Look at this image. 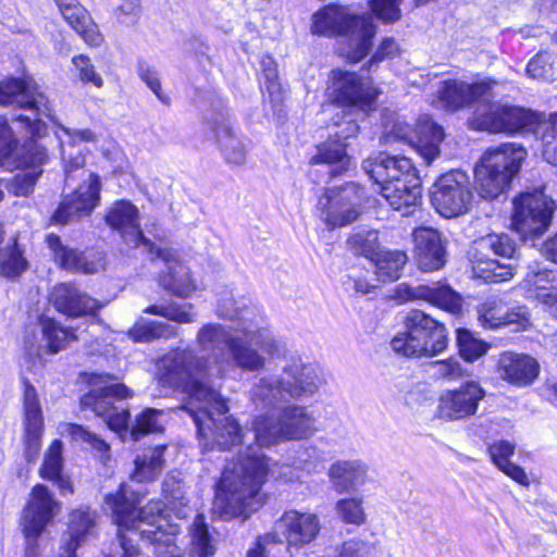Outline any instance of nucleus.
<instances>
[{"label": "nucleus", "mask_w": 557, "mask_h": 557, "mask_svg": "<svg viewBox=\"0 0 557 557\" xmlns=\"http://www.w3.org/2000/svg\"><path fill=\"white\" fill-rule=\"evenodd\" d=\"M216 315L235 322L234 326L207 323L196 335L199 349L211 357H198L195 350L175 349L157 362L160 381L176 389L188 391L212 386L231 370L259 372L265 367L264 355L277 351V342L264 326V318L255 307L223 298Z\"/></svg>", "instance_id": "nucleus-1"}, {"label": "nucleus", "mask_w": 557, "mask_h": 557, "mask_svg": "<svg viewBox=\"0 0 557 557\" xmlns=\"http://www.w3.org/2000/svg\"><path fill=\"white\" fill-rule=\"evenodd\" d=\"M162 491L166 505L151 500L140 509L136 508L137 496L124 484L106 496L104 506L117 525L121 557H184L175 542L181 525L170 521L172 513L183 520L191 512L184 485L168 478Z\"/></svg>", "instance_id": "nucleus-2"}, {"label": "nucleus", "mask_w": 557, "mask_h": 557, "mask_svg": "<svg viewBox=\"0 0 557 557\" xmlns=\"http://www.w3.org/2000/svg\"><path fill=\"white\" fill-rule=\"evenodd\" d=\"M322 462L323 453L314 445L304 446L293 466L271 462L259 447L249 445L224 467L212 510L223 520L247 519L265 503L262 486L270 474L293 482L300 472L317 473Z\"/></svg>", "instance_id": "nucleus-3"}, {"label": "nucleus", "mask_w": 557, "mask_h": 557, "mask_svg": "<svg viewBox=\"0 0 557 557\" xmlns=\"http://www.w3.org/2000/svg\"><path fill=\"white\" fill-rule=\"evenodd\" d=\"M0 104L14 106L29 112L27 115L16 116L14 121L24 126L32 137L45 135L47 126L41 117L50 119L60 145L65 183L70 185L74 181L75 172H79V177L85 174V157L77 146L97 141V135L90 129H72L59 124L52 115L47 97L32 81L10 78L0 82Z\"/></svg>", "instance_id": "nucleus-4"}, {"label": "nucleus", "mask_w": 557, "mask_h": 557, "mask_svg": "<svg viewBox=\"0 0 557 557\" xmlns=\"http://www.w3.org/2000/svg\"><path fill=\"white\" fill-rule=\"evenodd\" d=\"M88 384L90 391L81 398L82 407L91 409L96 416L102 418L108 428L117 433L122 441L129 436L136 442L146 434L160 432L163 429V411L147 408L136 417L128 431V410L113 404L114 399L132 396L127 386L114 382L113 376L102 373L90 374Z\"/></svg>", "instance_id": "nucleus-5"}, {"label": "nucleus", "mask_w": 557, "mask_h": 557, "mask_svg": "<svg viewBox=\"0 0 557 557\" xmlns=\"http://www.w3.org/2000/svg\"><path fill=\"white\" fill-rule=\"evenodd\" d=\"M187 395L182 409L188 412L206 450H228L244 443L238 422L227 416L226 400L213 386L183 391Z\"/></svg>", "instance_id": "nucleus-6"}, {"label": "nucleus", "mask_w": 557, "mask_h": 557, "mask_svg": "<svg viewBox=\"0 0 557 557\" xmlns=\"http://www.w3.org/2000/svg\"><path fill=\"white\" fill-rule=\"evenodd\" d=\"M311 30L317 35L339 36V53L357 63L370 51L375 25L369 15H358L346 5L331 3L312 16Z\"/></svg>", "instance_id": "nucleus-7"}, {"label": "nucleus", "mask_w": 557, "mask_h": 557, "mask_svg": "<svg viewBox=\"0 0 557 557\" xmlns=\"http://www.w3.org/2000/svg\"><path fill=\"white\" fill-rule=\"evenodd\" d=\"M319 370L311 363L294 360L284 367L281 376L261 377L251 388V401L256 407L270 408L290 398H306L322 385Z\"/></svg>", "instance_id": "nucleus-8"}, {"label": "nucleus", "mask_w": 557, "mask_h": 557, "mask_svg": "<svg viewBox=\"0 0 557 557\" xmlns=\"http://www.w3.org/2000/svg\"><path fill=\"white\" fill-rule=\"evenodd\" d=\"M46 159V149L33 140L28 144L27 152L21 158L12 128L8 121L0 116V169L8 172L21 169L12 178H0V184L7 182V188L15 196L29 195L41 175L39 166Z\"/></svg>", "instance_id": "nucleus-9"}, {"label": "nucleus", "mask_w": 557, "mask_h": 557, "mask_svg": "<svg viewBox=\"0 0 557 557\" xmlns=\"http://www.w3.org/2000/svg\"><path fill=\"white\" fill-rule=\"evenodd\" d=\"M527 157L525 149L513 143L486 150L474 168V184L484 199H495L510 186Z\"/></svg>", "instance_id": "nucleus-10"}, {"label": "nucleus", "mask_w": 557, "mask_h": 557, "mask_svg": "<svg viewBox=\"0 0 557 557\" xmlns=\"http://www.w3.org/2000/svg\"><path fill=\"white\" fill-rule=\"evenodd\" d=\"M404 324L405 330L391 341V347L396 355L406 358L434 357L447 348L445 325L423 311H409Z\"/></svg>", "instance_id": "nucleus-11"}, {"label": "nucleus", "mask_w": 557, "mask_h": 557, "mask_svg": "<svg viewBox=\"0 0 557 557\" xmlns=\"http://www.w3.org/2000/svg\"><path fill=\"white\" fill-rule=\"evenodd\" d=\"M255 441L260 447H271L282 442L311 437L318 431L317 419L308 407L285 406L277 418L259 414L251 422Z\"/></svg>", "instance_id": "nucleus-12"}, {"label": "nucleus", "mask_w": 557, "mask_h": 557, "mask_svg": "<svg viewBox=\"0 0 557 557\" xmlns=\"http://www.w3.org/2000/svg\"><path fill=\"white\" fill-rule=\"evenodd\" d=\"M326 94L331 103L323 107V113L332 114L335 120L346 121L351 119L346 109L370 110L379 96V90L370 78H363L355 72L334 69L329 75Z\"/></svg>", "instance_id": "nucleus-13"}, {"label": "nucleus", "mask_w": 557, "mask_h": 557, "mask_svg": "<svg viewBox=\"0 0 557 557\" xmlns=\"http://www.w3.org/2000/svg\"><path fill=\"white\" fill-rule=\"evenodd\" d=\"M493 100L474 109L469 120L472 129L509 135L527 132L535 135L537 112L521 107L498 104Z\"/></svg>", "instance_id": "nucleus-14"}, {"label": "nucleus", "mask_w": 557, "mask_h": 557, "mask_svg": "<svg viewBox=\"0 0 557 557\" xmlns=\"http://www.w3.org/2000/svg\"><path fill=\"white\" fill-rule=\"evenodd\" d=\"M512 205L511 227L522 239H532L548 230L556 207L543 188L520 194Z\"/></svg>", "instance_id": "nucleus-15"}, {"label": "nucleus", "mask_w": 557, "mask_h": 557, "mask_svg": "<svg viewBox=\"0 0 557 557\" xmlns=\"http://www.w3.org/2000/svg\"><path fill=\"white\" fill-rule=\"evenodd\" d=\"M443 139V128L428 115L420 117L413 128L408 123L396 120L382 137L385 146L403 144L413 148L426 164L440 156Z\"/></svg>", "instance_id": "nucleus-16"}, {"label": "nucleus", "mask_w": 557, "mask_h": 557, "mask_svg": "<svg viewBox=\"0 0 557 557\" xmlns=\"http://www.w3.org/2000/svg\"><path fill=\"white\" fill-rule=\"evenodd\" d=\"M60 508L61 504L45 485L37 484L33 487L21 518V528L26 540L25 557H37V541Z\"/></svg>", "instance_id": "nucleus-17"}, {"label": "nucleus", "mask_w": 557, "mask_h": 557, "mask_svg": "<svg viewBox=\"0 0 557 557\" xmlns=\"http://www.w3.org/2000/svg\"><path fill=\"white\" fill-rule=\"evenodd\" d=\"M473 201L469 176L466 172L454 170L442 176L433 185L431 202L444 218H456L467 213Z\"/></svg>", "instance_id": "nucleus-18"}, {"label": "nucleus", "mask_w": 557, "mask_h": 557, "mask_svg": "<svg viewBox=\"0 0 557 557\" xmlns=\"http://www.w3.org/2000/svg\"><path fill=\"white\" fill-rule=\"evenodd\" d=\"M362 168L368 176L379 186L384 184L398 183L406 181L409 191L406 194V200L413 201L418 196V180L416 168L412 161L407 157L389 156L380 152L376 156L369 157L363 161Z\"/></svg>", "instance_id": "nucleus-19"}, {"label": "nucleus", "mask_w": 557, "mask_h": 557, "mask_svg": "<svg viewBox=\"0 0 557 557\" xmlns=\"http://www.w3.org/2000/svg\"><path fill=\"white\" fill-rule=\"evenodd\" d=\"M358 191V187L349 183L343 187L327 188L319 197L317 215L329 230L346 226L357 220L360 200Z\"/></svg>", "instance_id": "nucleus-20"}, {"label": "nucleus", "mask_w": 557, "mask_h": 557, "mask_svg": "<svg viewBox=\"0 0 557 557\" xmlns=\"http://www.w3.org/2000/svg\"><path fill=\"white\" fill-rule=\"evenodd\" d=\"M495 82L482 79L468 84L459 79H446L437 89L435 106L446 111H457L469 107H482L495 98Z\"/></svg>", "instance_id": "nucleus-21"}, {"label": "nucleus", "mask_w": 557, "mask_h": 557, "mask_svg": "<svg viewBox=\"0 0 557 557\" xmlns=\"http://www.w3.org/2000/svg\"><path fill=\"white\" fill-rule=\"evenodd\" d=\"M485 391L475 381H467L457 388L444 389L437 399L435 416L444 421H461L474 417Z\"/></svg>", "instance_id": "nucleus-22"}, {"label": "nucleus", "mask_w": 557, "mask_h": 557, "mask_svg": "<svg viewBox=\"0 0 557 557\" xmlns=\"http://www.w3.org/2000/svg\"><path fill=\"white\" fill-rule=\"evenodd\" d=\"M40 338L37 335H27L24 341L25 359L32 370L44 363L45 355H55L63 350L67 344L77 339L75 333L62 326L51 318H41L39 321Z\"/></svg>", "instance_id": "nucleus-23"}, {"label": "nucleus", "mask_w": 557, "mask_h": 557, "mask_svg": "<svg viewBox=\"0 0 557 557\" xmlns=\"http://www.w3.org/2000/svg\"><path fill=\"white\" fill-rule=\"evenodd\" d=\"M22 443L28 462L35 461L41 450L45 420L38 393L29 381H23Z\"/></svg>", "instance_id": "nucleus-24"}, {"label": "nucleus", "mask_w": 557, "mask_h": 557, "mask_svg": "<svg viewBox=\"0 0 557 557\" xmlns=\"http://www.w3.org/2000/svg\"><path fill=\"white\" fill-rule=\"evenodd\" d=\"M332 120L336 131L330 134L326 141L317 146V153L312 156L311 163L333 165V174L337 175L346 171L350 164L345 141L357 135L359 126L354 119Z\"/></svg>", "instance_id": "nucleus-25"}, {"label": "nucleus", "mask_w": 557, "mask_h": 557, "mask_svg": "<svg viewBox=\"0 0 557 557\" xmlns=\"http://www.w3.org/2000/svg\"><path fill=\"white\" fill-rule=\"evenodd\" d=\"M100 200V180L97 174L89 173L87 181L66 196L52 215L55 224H67L88 216Z\"/></svg>", "instance_id": "nucleus-26"}, {"label": "nucleus", "mask_w": 557, "mask_h": 557, "mask_svg": "<svg viewBox=\"0 0 557 557\" xmlns=\"http://www.w3.org/2000/svg\"><path fill=\"white\" fill-rule=\"evenodd\" d=\"M478 320L484 329L511 327L524 331L530 325V311L525 306L509 307L498 296L487 298L478 307Z\"/></svg>", "instance_id": "nucleus-27"}, {"label": "nucleus", "mask_w": 557, "mask_h": 557, "mask_svg": "<svg viewBox=\"0 0 557 557\" xmlns=\"http://www.w3.org/2000/svg\"><path fill=\"white\" fill-rule=\"evenodd\" d=\"M152 261H161L164 265L163 273L159 276L160 285L181 298H188L197 289V285L190 275V271L172 248H161L154 245L152 253H148Z\"/></svg>", "instance_id": "nucleus-28"}, {"label": "nucleus", "mask_w": 557, "mask_h": 557, "mask_svg": "<svg viewBox=\"0 0 557 557\" xmlns=\"http://www.w3.org/2000/svg\"><path fill=\"white\" fill-rule=\"evenodd\" d=\"M107 223L120 233L126 245L152 253L154 244L146 238L139 227L138 210L127 200L112 205L106 216Z\"/></svg>", "instance_id": "nucleus-29"}, {"label": "nucleus", "mask_w": 557, "mask_h": 557, "mask_svg": "<svg viewBox=\"0 0 557 557\" xmlns=\"http://www.w3.org/2000/svg\"><path fill=\"white\" fill-rule=\"evenodd\" d=\"M396 298L401 302L424 300L453 314L458 313L462 306L461 297L448 285L441 283L418 286L399 284L396 287Z\"/></svg>", "instance_id": "nucleus-30"}, {"label": "nucleus", "mask_w": 557, "mask_h": 557, "mask_svg": "<svg viewBox=\"0 0 557 557\" xmlns=\"http://www.w3.org/2000/svg\"><path fill=\"white\" fill-rule=\"evenodd\" d=\"M277 530L283 531L288 547H302L318 536L321 525L317 515L287 510L276 522Z\"/></svg>", "instance_id": "nucleus-31"}, {"label": "nucleus", "mask_w": 557, "mask_h": 557, "mask_svg": "<svg viewBox=\"0 0 557 557\" xmlns=\"http://www.w3.org/2000/svg\"><path fill=\"white\" fill-rule=\"evenodd\" d=\"M414 257L422 271H435L446 262V251L438 231L432 227H418L412 233Z\"/></svg>", "instance_id": "nucleus-32"}, {"label": "nucleus", "mask_w": 557, "mask_h": 557, "mask_svg": "<svg viewBox=\"0 0 557 557\" xmlns=\"http://www.w3.org/2000/svg\"><path fill=\"white\" fill-rule=\"evenodd\" d=\"M53 307L62 314L76 318L96 312L100 305L75 284H57L50 294Z\"/></svg>", "instance_id": "nucleus-33"}, {"label": "nucleus", "mask_w": 557, "mask_h": 557, "mask_svg": "<svg viewBox=\"0 0 557 557\" xmlns=\"http://www.w3.org/2000/svg\"><path fill=\"white\" fill-rule=\"evenodd\" d=\"M97 531V515L88 507L73 510L69 517L67 539H64L58 557H77L76 550Z\"/></svg>", "instance_id": "nucleus-34"}, {"label": "nucleus", "mask_w": 557, "mask_h": 557, "mask_svg": "<svg viewBox=\"0 0 557 557\" xmlns=\"http://www.w3.org/2000/svg\"><path fill=\"white\" fill-rule=\"evenodd\" d=\"M327 476L337 494L350 493L367 483L368 466L359 459H338L330 466Z\"/></svg>", "instance_id": "nucleus-35"}, {"label": "nucleus", "mask_w": 557, "mask_h": 557, "mask_svg": "<svg viewBox=\"0 0 557 557\" xmlns=\"http://www.w3.org/2000/svg\"><path fill=\"white\" fill-rule=\"evenodd\" d=\"M63 18L69 25L91 46L99 47L103 42V36L92 21L87 10L78 0H53Z\"/></svg>", "instance_id": "nucleus-36"}, {"label": "nucleus", "mask_w": 557, "mask_h": 557, "mask_svg": "<svg viewBox=\"0 0 557 557\" xmlns=\"http://www.w3.org/2000/svg\"><path fill=\"white\" fill-rule=\"evenodd\" d=\"M46 242L53 253L55 262L62 269L85 274L97 273L103 269L102 259L100 257L88 259L76 249L64 246L58 235L49 234Z\"/></svg>", "instance_id": "nucleus-37"}, {"label": "nucleus", "mask_w": 557, "mask_h": 557, "mask_svg": "<svg viewBox=\"0 0 557 557\" xmlns=\"http://www.w3.org/2000/svg\"><path fill=\"white\" fill-rule=\"evenodd\" d=\"M497 367L503 380L517 385H528L539 374V363L534 358L511 351L499 356Z\"/></svg>", "instance_id": "nucleus-38"}, {"label": "nucleus", "mask_w": 557, "mask_h": 557, "mask_svg": "<svg viewBox=\"0 0 557 557\" xmlns=\"http://www.w3.org/2000/svg\"><path fill=\"white\" fill-rule=\"evenodd\" d=\"M215 136L225 161L242 165L246 161L247 146L237 135L230 121H223L215 127Z\"/></svg>", "instance_id": "nucleus-39"}, {"label": "nucleus", "mask_w": 557, "mask_h": 557, "mask_svg": "<svg viewBox=\"0 0 557 557\" xmlns=\"http://www.w3.org/2000/svg\"><path fill=\"white\" fill-rule=\"evenodd\" d=\"M58 432L62 436L70 437L71 441L76 444L87 445V447L97 454L103 461L110 459V445L83 425L66 422L60 423L58 425Z\"/></svg>", "instance_id": "nucleus-40"}, {"label": "nucleus", "mask_w": 557, "mask_h": 557, "mask_svg": "<svg viewBox=\"0 0 557 557\" xmlns=\"http://www.w3.org/2000/svg\"><path fill=\"white\" fill-rule=\"evenodd\" d=\"M165 445L148 448L135 459L132 478L137 482H148L157 479L164 468L163 454Z\"/></svg>", "instance_id": "nucleus-41"}, {"label": "nucleus", "mask_w": 557, "mask_h": 557, "mask_svg": "<svg viewBox=\"0 0 557 557\" xmlns=\"http://www.w3.org/2000/svg\"><path fill=\"white\" fill-rule=\"evenodd\" d=\"M409 187L406 181H398V183L384 184L380 187L381 195L386 199L388 205L397 211H403V215H410L414 212L421 199V183L418 180V196L413 201L406 200V194Z\"/></svg>", "instance_id": "nucleus-42"}, {"label": "nucleus", "mask_w": 557, "mask_h": 557, "mask_svg": "<svg viewBox=\"0 0 557 557\" xmlns=\"http://www.w3.org/2000/svg\"><path fill=\"white\" fill-rule=\"evenodd\" d=\"M554 271L555 269H547L540 261L530 262L522 281V287L528 297H534L540 301V294L548 293L549 283L554 280Z\"/></svg>", "instance_id": "nucleus-43"}, {"label": "nucleus", "mask_w": 557, "mask_h": 557, "mask_svg": "<svg viewBox=\"0 0 557 557\" xmlns=\"http://www.w3.org/2000/svg\"><path fill=\"white\" fill-rule=\"evenodd\" d=\"M261 88L268 94V99L276 107L283 102L284 89L278 79L277 65L270 55H262L260 59Z\"/></svg>", "instance_id": "nucleus-44"}, {"label": "nucleus", "mask_w": 557, "mask_h": 557, "mask_svg": "<svg viewBox=\"0 0 557 557\" xmlns=\"http://www.w3.org/2000/svg\"><path fill=\"white\" fill-rule=\"evenodd\" d=\"M371 261L375 263V272L380 280L395 281L400 276L407 256L400 250H381Z\"/></svg>", "instance_id": "nucleus-45"}, {"label": "nucleus", "mask_w": 557, "mask_h": 557, "mask_svg": "<svg viewBox=\"0 0 557 557\" xmlns=\"http://www.w3.org/2000/svg\"><path fill=\"white\" fill-rule=\"evenodd\" d=\"M178 329L164 322L146 321L140 319L128 331L127 335L134 342H150L157 338H170L176 336Z\"/></svg>", "instance_id": "nucleus-46"}, {"label": "nucleus", "mask_w": 557, "mask_h": 557, "mask_svg": "<svg viewBox=\"0 0 557 557\" xmlns=\"http://www.w3.org/2000/svg\"><path fill=\"white\" fill-rule=\"evenodd\" d=\"M190 557H213L214 547L202 515H197L190 527Z\"/></svg>", "instance_id": "nucleus-47"}, {"label": "nucleus", "mask_w": 557, "mask_h": 557, "mask_svg": "<svg viewBox=\"0 0 557 557\" xmlns=\"http://www.w3.org/2000/svg\"><path fill=\"white\" fill-rule=\"evenodd\" d=\"M145 313L161 315L170 321L189 324L195 322L196 313L191 304L152 305L144 310Z\"/></svg>", "instance_id": "nucleus-48"}, {"label": "nucleus", "mask_w": 557, "mask_h": 557, "mask_svg": "<svg viewBox=\"0 0 557 557\" xmlns=\"http://www.w3.org/2000/svg\"><path fill=\"white\" fill-rule=\"evenodd\" d=\"M27 268V260L18 247L16 239L0 250V272L7 277H17Z\"/></svg>", "instance_id": "nucleus-49"}, {"label": "nucleus", "mask_w": 557, "mask_h": 557, "mask_svg": "<svg viewBox=\"0 0 557 557\" xmlns=\"http://www.w3.org/2000/svg\"><path fill=\"white\" fill-rule=\"evenodd\" d=\"M348 247L357 255L364 256L367 259H375V256L382 250L379 243V234L374 230H360L351 234L347 240Z\"/></svg>", "instance_id": "nucleus-50"}, {"label": "nucleus", "mask_w": 557, "mask_h": 557, "mask_svg": "<svg viewBox=\"0 0 557 557\" xmlns=\"http://www.w3.org/2000/svg\"><path fill=\"white\" fill-rule=\"evenodd\" d=\"M335 510L339 519L347 524L360 527L367 521L362 497L341 498L335 504Z\"/></svg>", "instance_id": "nucleus-51"}, {"label": "nucleus", "mask_w": 557, "mask_h": 557, "mask_svg": "<svg viewBox=\"0 0 557 557\" xmlns=\"http://www.w3.org/2000/svg\"><path fill=\"white\" fill-rule=\"evenodd\" d=\"M457 345L460 356L469 362L485 355L490 348L486 342L475 337L472 332L466 329L457 331Z\"/></svg>", "instance_id": "nucleus-52"}, {"label": "nucleus", "mask_w": 557, "mask_h": 557, "mask_svg": "<svg viewBox=\"0 0 557 557\" xmlns=\"http://www.w3.org/2000/svg\"><path fill=\"white\" fill-rule=\"evenodd\" d=\"M73 73L84 85L101 88L104 84L102 76L97 72L90 58L86 54H77L72 58Z\"/></svg>", "instance_id": "nucleus-53"}, {"label": "nucleus", "mask_w": 557, "mask_h": 557, "mask_svg": "<svg viewBox=\"0 0 557 557\" xmlns=\"http://www.w3.org/2000/svg\"><path fill=\"white\" fill-rule=\"evenodd\" d=\"M63 444L60 440H54L48 447L44 463L40 468V475L47 480H55L61 474L63 468Z\"/></svg>", "instance_id": "nucleus-54"}, {"label": "nucleus", "mask_w": 557, "mask_h": 557, "mask_svg": "<svg viewBox=\"0 0 557 557\" xmlns=\"http://www.w3.org/2000/svg\"><path fill=\"white\" fill-rule=\"evenodd\" d=\"M430 373L434 379L455 381L463 376V369L457 359L437 360L430 364Z\"/></svg>", "instance_id": "nucleus-55"}, {"label": "nucleus", "mask_w": 557, "mask_h": 557, "mask_svg": "<svg viewBox=\"0 0 557 557\" xmlns=\"http://www.w3.org/2000/svg\"><path fill=\"white\" fill-rule=\"evenodd\" d=\"M552 55L547 51H540L527 64V75L533 79H548L553 76Z\"/></svg>", "instance_id": "nucleus-56"}, {"label": "nucleus", "mask_w": 557, "mask_h": 557, "mask_svg": "<svg viewBox=\"0 0 557 557\" xmlns=\"http://www.w3.org/2000/svg\"><path fill=\"white\" fill-rule=\"evenodd\" d=\"M401 0H369L373 14L383 23H394L400 18Z\"/></svg>", "instance_id": "nucleus-57"}, {"label": "nucleus", "mask_w": 557, "mask_h": 557, "mask_svg": "<svg viewBox=\"0 0 557 557\" xmlns=\"http://www.w3.org/2000/svg\"><path fill=\"white\" fill-rule=\"evenodd\" d=\"M371 545L362 540L351 539L332 549L327 557H369Z\"/></svg>", "instance_id": "nucleus-58"}, {"label": "nucleus", "mask_w": 557, "mask_h": 557, "mask_svg": "<svg viewBox=\"0 0 557 557\" xmlns=\"http://www.w3.org/2000/svg\"><path fill=\"white\" fill-rule=\"evenodd\" d=\"M481 245L491 248L496 256L504 258H511L516 252L515 242L506 234L488 235Z\"/></svg>", "instance_id": "nucleus-59"}, {"label": "nucleus", "mask_w": 557, "mask_h": 557, "mask_svg": "<svg viewBox=\"0 0 557 557\" xmlns=\"http://www.w3.org/2000/svg\"><path fill=\"white\" fill-rule=\"evenodd\" d=\"M535 136L544 144H549L557 136V113L546 115L537 112Z\"/></svg>", "instance_id": "nucleus-60"}, {"label": "nucleus", "mask_w": 557, "mask_h": 557, "mask_svg": "<svg viewBox=\"0 0 557 557\" xmlns=\"http://www.w3.org/2000/svg\"><path fill=\"white\" fill-rule=\"evenodd\" d=\"M515 453V444L508 441H497L490 445L488 454L493 463L500 469L507 462H510V457Z\"/></svg>", "instance_id": "nucleus-61"}, {"label": "nucleus", "mask_w": 557, "mask_h": 557, "mask_svg": "<svg viewBox=\"0 0 557 557\" xmlns=\"http://www.w3.org/2000/svg\"><path fill=\"white\" fill-rule=\"evenodd\" d=\"M139 77L146 83L157 98L168 104L169 97L162 92L161 84L157 72L148 65L140 64L138 69Z\"/></svg>", "instance_id": "nucleus-62"}, {"label": "nucleus", "mask_w": 557, "mask_h": 557, "mask_svg": "<svg viewBox=\"0 0 557 557\" xmlns=\"http://www.w3.org/2000/svg\"><path fill=\"white\" fill-rule=\"evenodd\" d=\"M483 271L486 272L485 278L496 282L507 281L513 276L511 264H503L494 260L487 262Z\"/></svg>", "instance_id": "nucleus-63"}, {"label": "nucleus", "mask_w": 557, "mask_h": 557, "mask_svg": "<svg viewBox=\"0 0 557 557\" xmlns=\"http://www.w3.org/2000/svg\"><path fill=\"white\" fill-rule=\"evenodd\" d=\"M548 293L540 294V302L550 314L557 318V270L554 271V280L549 283Z\"/></svg>", "instance_id": "nucleus-64"}]
</instances>
